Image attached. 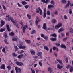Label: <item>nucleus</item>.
Returning a JSON list of instances; mask_svg holds the SVG:
<instances>
[{"instance_id":"nucleus-1","label":"nucleus","mask_w":73,"mask_h":73,"mask_svg":"<svg viewBox=\"0 0 73 73\" xmlns=\"http://www.w3.org/2000/svg\"><path fill=\"white\" fill-rule=\"evenodd\" d=\"M15 69L16 70V73H21V69L20 68H18L17 67H16L15 68Z\"/></svg>"},{"instance_id":"nucleus-2","label":"nucleus","mask_w":73,"mask_h":73,"mask_svg":"<svg viewBox=\"0 0 73 73\" xmlns=\"http://www.w3.org/2000/svg\"><path fill=\"white\" fill-rule=\"evenodd\" d=\"M11 21L12 22L14 25H15L17 28H19L18 24L17 23L16 21L14 20V19H11Z\"/></svg>"},{"instance_id":"nucleus-3","label":"nucleus","mask_w":73,"mask_h":73,"mask_svg":"<svg viewBox=\"0 0 73 73\" xmlns=\"http://www.w3.org/2000/svg\"><path fill=\"white\" fill-rule=\"evenodd\" d=\"M62 23H59L57 25L55 26V28L56 29H58L59 28L61 27L62 26Z\"/></svg>"},{"instance_id":"nucleus-4","label":"nucleus","mask_w":73,"mask_h":73,"mask_svg":"<svg viewBox=\"0 0 73 73\" xmlns=\"http://www.w3.org/2000/svg\"><path fill=\"white\" fill-rule=\"evenodd\" d=\"M16 64L19 66H21L24 65V63L20 62H19L18 61L17 62H16Z\"/></svg>"},{"instance_id":"nucleus-5","label":"nucleus","mask_w":73,"mask_h":73,"mask_svg":"<svg viewBox=\"0 0 73 73\" xmlns=\"http://www.w3.org/2000/svg\"><path fill=\"white\" fill-rule=\"evenodd\" d=\"M42 53L41 52H38L37 54V55H38V56H39L41 59L42 58Z\"/></svg>"},{"instance_id":"nucleus-6","label":"nucleus","mask_w":73,"mask_h":73,"mask_svg":"<svg viewBox=\"0 0 73 73\" xmlns=\"http://www.w3.org/2000/svg\"><path fill=\"white\" fill-rule=\"evenodd\" d=\"M27 28V25H25L23 29V33H25V29L26 28Z\"/></svg>"},{"instance_id":"nucleus-7","label":"nucleus","mask_w":73,"mask_h":73,"mask_svg":"<svg viewBox=\"0 0 73 73\" xmlns=\"http://www.w3.org/2000/svg\"><path fill=\"white\" fill-rule=\"evenodd\" d=\"M38 10L39 11V14L40 15H42V10L41 9V8H40V7H38Z\"/></svg>"},{"instance_id":"nucleus-8","label":"nucleus","mask_w":73,"mask_h":73,"mask_svg":"<svg viewBox=\"0 0 73 73\" xmlns=\"http://www.w3.org/2000/svg\"><path fill=\"white\" fill-rule=\"evenodd\" d=\"M57 20L56 19H52L51 22L52 23H53V24H55L56 23H57Z\"/></svg>"},{"instance_id":"nucleus-9","label":"nucleus","mask_w":73,"mask_h":73,"mask_svg":"<svg viewBox=\"0 0 73 73\" xmlns=\"http://www.w3.org/2000/svg\"><path fill=\"white\" fill-rule=\"evenodd\" d=\"M67 2L68 3H67L66 5L65 6V8H67L69 7V4H70V1H68Z\"/></svg>"},{"instance_id":"nucleus-10","label":"nucleus","mask_w":73,"mask_h":73,"mask_svg":"<svg viewBox=\"0 0 73 73\" xmlns=\"http://www.w3.org/2000/svg\"><path fill=\"white\" fill-rule=\"evenodd\" d=\"M5 64H3L0 67V69H5Z\"/></svg>"},{"instance_id":"nucleus-11","label":"nucleus","mask_w":73,"mask_h":73,"mask_svg":"<svg viewBox=\"0 0 73 73\" xmlns=\"http://www.w3.org/2000/svg\"><path fill=\"white\" fill-rule=\"evenodd\" d=\"M43 28L44 29H45V30H46V23H44L43 24Z\"/></svg>"},{"instance_id":"nucleus-12","label":"nucleus","mask_w":73,"mask_h":73,"mask_svg":"<svg viewBox=\"0 0 73 73\" xmlns=\"http://www.w3.org/2000/svg\"><path fill=\"white\" fill-rule=\"evenodd\" d=\"M1 27H3V26L4 25V24H5V22H4V21L3 20H1Z\"/></svg>"},{"instance_id":"nucleus-13","label":"nucleus","mask_w":73,"mask_h":73,"mask_svg":"<svg viewBox=\"0 0 73 73\" xmlns=\"http://www.w3.org/2000/svg\"><path fill=\"white\" fill-rule=\"evenodd\" d=\"M57 67L59 69H61V68H62L63 66H60V64H58L57 65Z\"/></svg>"},{"instance_id":"nucleus-14","label":"nucleus","mask_w":73,"mask_h":73,"mask_svg":"<svg viewBox=\"0 0 73 73\" xmlns=\"http://www.w3.org/2000/svg\"><path fill=\"white\" fill-rule=\"evenodd\" d=\"M60 47H61L62 48H63V49H66V46L64 45H60Z\"/></svg>"},{"instance_id":"nucleus-15","label":"nucleus","mask_w":73,"mask_h":73,"mask_svg":"<svg viewBox=\"0 0 73 73\" xmlns=\"http://www.w3.org/2000/svg\"><path fill=\"white\" fill-rule=\"evenodd\" d=\"M53 7H54V6L51 5H48V9H50V8H53Z\"/></svg>"},{"instance_id":"nucleus-16","label":"nucleus","mask_w":73,"mask_h":73,"mask_svg":"<svg viewBox=\"0 0 73 73\" xmlns=\"http://www.w3.org/2000/svg\"><path fill=\"white\" fill-rule=\"evenodd\" d=\"M30 52L32 54H33V55H35V52L34 50H30Z\"/></svg>"},{"instance_id":"nucleus-17","label":"nucleus","mask_w":73,"mask_h":73,"mask_svg":"<svg viewBox=\"0 0 73 73\" xmlns=\"http://www.w3.org/2000/svg\"><path fill=\"white\" fill-rule=\"evenodd\" d=\"M64 31V29L63 28H61L58 31V32L59 33H60V32H62V31Z\"/></svg>"},{"instance_id":"nucleus-18","label":"nucleus","mask_w":73,"mask_h":73,"mask_svg":"<svg viewBox=\"0 0 73 73\" xmlns=\"http://www.w3.org/2000/svg\"><path fill=\"white\" fill-rule=\"evenodd\" d=\"M23 56H24V55L23 54L20 55L18 56V58L19 59H21L23 57Z\"/></svg>"},{"instance_id":"nucleus-19","label":"nucleus","mask_w":73,"mask_h":73,"mask_svg":"<svg viewBox=\"0 0 73 73\" xmlns=\"http://www.w3.org/2000/svg\"><path fill=\"white\" fill-rule=\"evenodd\" d=\"M53 50H56L57 52H58V48L57 47H54L52 48Z\"/></svg>"},{"instance_id":"nucleus-20","label":"nucleus","mask_w":73,"mask_h":73,"mask_svg":"<svg viewBox=\"0 0 73 73\" xmlns=\"http://www.w3.org/2000/svg\"><path fill=\"white\" fill-rule=\"evenodd\" d=\"M17 38L16 37H14L12 39L13 41H17Z\"/></svg>"},{"instance_id":"nucleus-21","label":"nucleus","mask_w":73,"mask_h":73,"mask_svg":"<svg viewBox=\"0 0 73 73\" xmlns=\"http://www.w3.org/2000/svg\"><path fill=\"white\" fill-rule=\"evenodd\" d=\"M6 27L8 31L9 32H10V31H11V29H10V28H9V25H7Z\"/></svg>"},{"instance_id":"nucleus-22","label":"nucleus","mask_w":73,"mask_h":73,"mask_svg":"<svg viewBox=\"0 0 73 73\" xmlns=\"http://www.w3.org/2000/svg\"><path fill=\"white\" fill-rule=\"evenodd\" d=\"M19 49H25L26 48V46H19Z\"/></svg>"},{"instance_id":"nucleus-23","label":"nucleus","mask_w":73,"mask_h":73,"mask_svg":"<svg viewBox=\"0 0 73 73\" xmlns=\"http://www.w3.org/2000/svg\"><path fill=\"white\" fill-rule=\"evenodd\" d=\"M41 20L39 21V20H36L35 21V24H36L37 26L38 25V24L39 22H40Z\"/></svg>"},{"instance_id":"nucleus-24","label":"nucleus","mask_w":73,"mask_h":73,"mask_svg":"<svg viewBox=\"0 0 73 73\" xmlns=\"http://www.w3.org/2000/svg\"><path fill=\"white\" fill-rule=\"evenodd\" d=\"M44 49H45L46 50H47V51H48V50H49V48L47 46H44Z\"/></svg>"},{"instance_id":"nucleus-25","label":"nucleus","mask_w":73,"mask_h":73,"mask_svg":"<svg viewBox=\"0 0 73 73\" xmlns=\"http://www.w3.org/2000/svg\"><path fill=\"white\" fill-rule=\"evenodd\" d=\"M50 40L52 41H56V40H57V39L53 38H51Z\"/></svg>"},{"instance_id":"nucleus-26","label":"nucleus","mask_w":73,"mask_h":73,"mask_svg":"<svg viewBox=\"0 0 73 73\" xmlns=\"http://www.w3.org/2000/svg\"><path fill=\"white\" fill-rule=\"evenodd\" d=\"M57 61H58V62H59L60 63V64H61V65H62V60H60L58 59H57Z\"/></svg>"},{"instance_id":"nucleus-27","label":"nucleus","mask_w":73,"mask_h":73,"mask_svg":"<svg viewBox=\"0 0 73 73\" xmlns=\"http://www.w3.org/2000/svg\"><path fill=\"white\" fill-rule=\"evenodd\" d=\"M50 36H52V37H57V35L55 33L51 35Z\"/></svg>"},{"instance_id":"nucleus-28","label":"nucleus","mask_w":73,"mask_h":73,"mask_svg":"<svg viewBox=\"0 0 73 73\" xmlns=\"http://www.w3.org/2000/svg\"><path fill=\"white\" fill-rule=\"evenodd\" d=\"M5 31V29H3L1 28L0 29V32H4Z\"/></svg>"},{"instance_id":"nucleus-29","label":"nucleus","mask_w":73,"mask_h":73,"mask_svg":"<svg viewBox=\"0 0 73 73\" xmlns=\"http://www.w3.org/2000/svg\"><path fill=\"white\" fill-rule=\"evenodd\" d=\"M66 2L67 1L66 0H62L61 1V3L63 4H66Z\"/></svg>"},{"instance_id":"nucleus-30","label":"nucleus","mask_w":73,"mask_h":73,"mask_svg":"<svg viewBox=\"0 0 73 73\" xmlns=\"http://www.w3.org/2000/svg\"><path fill=\"white\" fill-rule=\"evenodd\" d=\"M42 60H40L39 63V64L40 66H42Z\"/></svg>"},{"instance_id":"nucleus-31","label":"nucleus","mask_w":73,"mask_h":73,"mask_svg":"<svg viewBox=\"0 0 73 73\" xmlns=\"http://www.w3.org/2000/svg\"><path fill=\"white\" fill-rule=\"evenodd\" d=\"M21 3L23 5H26L27 4V3L25 1L22 2Z\"/></svg>"},{"instance_id":"nucleus-32","label":"nucleus","mask_w":73,"mask_h":73,"mask_svg":"<svg viewBox=\"0 0 73 73\" xmlns=\"http://www.w3.org/2000/svg\"><path fill=\"white\" fill-rule=\"evenodd\" d=\"M70 72H72L73 71V68L72 66H71L70 68Z\"/></svg>"},{"instance_id":"nucleus-33","label":"nucleus","mask_w":73,"mask_h":73,"mask_svg":"<svg viewBox=\"0 0 73 73\" xmlns=\"http://www.w3.org/2000/svg\"><path fill=\"white\" fill-rule=\"evenodd\" d=\"M52 68H48V71H49V72H50V73H52Z\"/></svg>"},{"instance_id":"nucleus-34","label":"nucleus","mask_w":73,"mask_h":73,"mask_svg":"<svg viewBox=\"0 0 73 73\" xmlns=\"http://www.w3.org/2000/svg\"><path fill=\"white\" fill-rule=\"evenodd\" d=\"M25 41L27 44H30V43H31V41H30V40H25Z\"/></svg>"},{"instance_id":"nucleus-35","label":"nucleus","mask_w":73,"mask_h":73,"mask_svg":"<svg viewBox=\"0 0 73 73\" xmlns=\"http://www.w3.org/2000/svg\"><path fill=\"white\" fill-rule=\"evenodd\" d=\"M27 16L28 18V19H31V15L29 14H27Z\"/></svg>"},{"instance_id":"nucleus-36","label":"nucleus","mask_w":73,"mask_h":73,"mask_svg":"<svg viewBox=\"0 0 73 73\" xmlns=\"http://www.w3.org/2000/svg\"><path fill=\"white\" fill-rule=\"evenodd\" d=\"M14 48L15 49V50H18V49H19L18 48V47H17V46H15V44H14Z\"/></svg>"},{"instance_id":"nucleus-37","label":"nucleus","mask_w":73,"mask_h":73,"mask_svg":"<svg viewBox=\"0 0 73 73\" xmlns=\"http://www.w3.org/2000/svg\"><path fill=\"white\" fill-rule=\"evenodd\" d=\"M50 3H51V4H52V5H55V3H54V1L53 0H52L51 1Z\"/></svg>"},{"instance_id":"nucleus-38","label":"nucleus","mask_w":73,"mask_h":73,"mask_svg":"<svg viewBox=\"0 0 73 73\" xmlns=\"http://www.w3.org/2000/svg\"><path fill=\"white\" fill-rule=\"evenodd\" d=\"M69 10V13L70 15H71L72 13V11L71 9H70V8Z\"/></svg>"},{"instance_id":"nucleus-39","label":"nucleus","mask_w":73,"mask_h":73,"mask_svg":"<svg viewBox=\"0 0 73 73\" xmlns=\"http://www.w3.org/2000/svg\"><path fill=\"white\" fill-rule=\"evenodd\" d=\"M9 35L10 36H13L14 35V33H13V32H11V33H9Z\"/></svg>"},{"instance_id":"nucleus-40","label":"nucleus","mask_w":73,"mask_h":73,"mask_svg":"<svg viewBox=\"0 0 73 73\" xmlns=\"http://www.w3.org/2000/svg\"><path fill=\"white\" fill-rule=\"evenodd\" d=\"M47 14L48 15H50V12L48 10L47 11Z\"/></svg>"},{"instance_id":"nucleus-41","label":"nucleus","mask_w":73,"mask_h":73,"mask_svg":"<svg viewBox=\"0 0 73 73\" xmlns=\"http://www.w3.org/2000/svg\"><path fill=\"white\" fill-rule=\"evenodd\" d=\"M72 66L70 65H68L67 66H66V68L67 69H68L69 68H71Z\"/></svg>"},{"instance_id":"nucleus-42","label":"nucleus","mask_w":73,"mask_h":73,"mask_svg":"<svg viewBox=\"0 0 73 73\" xmlns=\"http://www.w3.org/2000/svg\"><path fill=\"white\" fill-rule=\"evenodd\" d=\"M2 51L3 52H4V53H5V47H3L2 50Z\"/></svg>"},{"instance_id":"nucleus-43","label":"nucleus","mask_w":73,"mask_h":73,"mask_svg":"<svg viewBox=\"0 0 73 73\" xmlns=\"http://www.w3.org/2000/svg\"><path fill=\"white\" fill-rule=\"evenodd\" d=\"M12 19H13L12 18L10 17H9L8 18V21H9L11 20V21Z\"/></svg>"},{"instance_id":"nucleus-44","label":"nucleus","mask_w":73,"mask_h":73,"mask_svg":"<svg viewBox=\"0 0 73 73\" xmlns=\"http://www.w3.org/2000/svg\"><path fill=\"white\" fill-rule=\"evenodd\" d=\"M12 55L13 57H16L17 56V54H16L15 53H13L12 54Z\"/></svg>"},{"instance_id":"nucleus-45","label":"nucleus","mask_w":73,"mask_h":73,"mask_svg":"<svg viewBox=\"0 0 73 73\" xmlns=\"http://www.w3.org/2000/svg\"><path fill=\"white\" fill-rule=\"evenodd\" d=\"M29 22L31 25H32V24H33V21H30Z\"/></svg>"},{"instance_id":"nucleus-46","label":"nucleus","mask_w":73,"mask_h":73,"mask_svg":"<svg viewBox=\"0 0 73 73\" xmlns=\"http://www.w3.org/2000/svg\"><path fill=\"white\" fill-rule=\"evenodd\" d=\"M73 29L71 28L70 29V32H71V33H73Z\"/></svg>"},{"instance_id":"nucleus-47","label":"nucleus","mask_w":73,"mask_h":73,"mask_svg":"<svg viewBox=\"0 0 73 73\" xmlns=\"http://www.w3.org/2000/svg\"><path fill=\"white\" fill-rule=\"evenodd\" d=\"M44 38L45 39L46 41H48V37L47 36H45L44 37Z\"/></svg>"},{"instance_id":"nucleus-48","label":"nucleus","mask_w":73,"mask_h":73,"mask_svg":"<svg viewBox=\"0 0 73 73\" xmlns=\"http://www.w3.org/2000/svg\"><path fill=\"white\" fill-rule=\"evenodd\" d=\"M17 5L19 7H23L22 5H20L19 3H17Z\"/></svg>"},{"instance_id":"nucleus-49","label":"nucleus","mask_w":73,"mask_h":73,"mask_svg":"<svg viewBox=\"0 0 73 73\" xmlns=\"http://www.w3.org/2000/svg\"><path fill=\"white\" fill-rule=\"evenodd\" d=\"M19 42V45L20 46H22V45H23V42Z\"/></svg>"},{"instance_id":"nucleus-50","label":"nucleus","mask_w":73,"mask_h":73,"mask_svg":"<svg viewBox=\"0 0 73 73\" xmlns=\"http://www.w3.org/2000/svg\"><path fill=\"white\" fill-rule=\"evenodd\" d=\"M2 7L4 9V10L5 11H6V10H7V9L5 7V6H4V5H2Z\"/></svg>"},{"instance_id":"nucleus-51","label":"nucleus","mask_w":73,"mask_h":73,"mask_svg":"<svg viewBox=\"0 0 73 73\" xmlns=\"http://www.w3.org/2000/svg\"><path fill=\"white\" fill-rule=\"evenodd\" d=\"M31 70L32 72V73H35V71L34 70H33L32 68H31Z\"/></svg>"},{"instance_id":"nucleus-52","label":"nucleus","mask_w":73,"mask_h":73,"mask_svg":"<svg viewBox=\"0 0 73 73\" xmlns=\"http://www.w3.org/2000/svg\"><path fill=\"white\" fill-rule=\"evenodd\" d=\"M24 7H25L26 9H27V8H28V7H29V5H27L25 6H24Z\"/></svg>"},{"instance_id":"nucleus-53","label":"nucleus","mask_w":73,"mask_h":73,"mask_svg":"<svg viewBox=\"0 0 73 73\" xmlns=\"http://www.w3.org/2000/svg\"><path fill=\"white\" fill-rule=\"evenodd\" d=\"M23 23L21 22L20 23V24H21V25H22V27L21 28H23V26H24V25H23Z\"/></svg>"},{"instance_id":"nucleus-54","label":"nucleus","mask_w":73,"mask_h":73,"mask_svg":"<svg viewBox=\"0 0 73 73\" xmlns=\"http://www.w3.org/2000/svg\"><path fill=\"white\" fill-rule=\"evenodd\" d=\"M35 32H36V31L35 30H33L32 31L31 34H34L35 33Z\"/></svg>"},{"instance_id":"nucleus-55","label":"nucleus","mask_w":73,"mask_h":73,"mask_svg":"<svg viewBox=\"0 0 73 73\" xmlns=\"http://www.w3.org/2000/svg\"><path fill=\"white\" fill-rule=\"evenodd\" d=\"M7 39H6L4 40V42L6 43V44H8V43L7 42Z\"/></svg>"},{"instance_id":"nucleus-56","label":"nucleus","mask_w":73,"mask_h":73,"mask_svg":"<svg viewBox=\"0 0 73 73\" xmlns=\"http://www.w3.org/2000/svg\"><path fill=\"white\" fill-rule=\"evenodd\" d=\"M35 71H36V73H38V71H39V70H38V69L37 68H36L35 69Z\"/></svg>"},{"instance_id":"nucleus-57","label":"nucleus","mask_w":73,"mask_h":73,"mask_svg":"<svg viewBox=\"0 0 73 73\" xmlns=\"http://www.w3.org/2000/svg\"><path fill=\"white\" fill-rule=\"evenodd\" d=\"M49 0H46L45 1V4L46 3H49Z\"/></svg>"},{"instance_id":"nucleus-58","label":"nucleus","mask_w":73,"mask_h":73,"mask_svg":"<svg viewBox=\"0 0 73 73\" xmlns=\"http://www.w3.org/2000/svg\"><path fill=\"white\" fill-rule=\"evenodd\" d=\"M69 35V32H67L66 33V36H68Z\"/></svg>"},{"instance_id":"nucleus-59","label":"nucleus","mask_w":73,"mask_h":73,"mask_svg":"<svg viewBox=\"0 0 73 73\" xmlns=\"http://www.w3.org/2000/svg\"><path fill=\"white\" fill-rule=\"evenodd\" d=\"M58 11H55L54 13L56 15H58Z\"/></svg>"},{"instance_id":"nucleus-60","label":"nucleus","mask_w":73,"mask_h":73,"mask_svg":"<svg viewBox=\"0 0 73 73\" xmlns=\"http://www.w3.org/2000/svg\"><path fill=\"white\" fill-rule=\"evenodd\" d=\"M54 55L55 57H57V53L56 52H55Z\"/></svg>"},{"instance_id":"nucleus-61","label":"nucleus","mask_w":73,"mask_h":73,"mask_svg":"<svg viewBox=\"0 0 73 73\" xmlns=\"http://www.w3.org/2000/svg\"><path fill=\"white\" fill-rule=\"evenodd\" d=\"M4 36L5 37V38H8V36H7V34L5 33L4 35Z\"/></svg>"},{"instance_id":"nucleus-62","label":"nucleus","mask_w":73,"mask_h":73,"mask_svg":"<svg viewBox=\"0 0 73 73\" xmlns=\"http://www.w3.org/2000/svg\"><path fill=\"white\" fill-rule=\"evenodd\" d=\"M45 17H46V13H44L43 15V17L44 18H45Z\"/></svg>"},{"instance_id":"nucleus-63","label":"nucleus","mask_w":73,"mask_h":73,"mask_svg":"<svg viewBox=\"0 0 73 73\" xmlns=\"http://www.w3.org/2000/svg\"><path fill=\"white\" fill-rule=\"evenodd\" d=\"M64 18L65 19H68V18L67 17V16L66 15L64 16Z\"/></svg>"},{"instance_id":"nucleus-64","label":"nucleus","mask_w":73,"mask_h":73,"mask_svg":"<svg viewBox=\"0 0 73 73\" xmlns=\"http://www.w3.org/2000/svg\"><path fill=\"white\" fill-rule=\"evenodd\" d=\"M37 58H38V56H33V58H34L35 59Z\"/></svg>"}]
</instances>
